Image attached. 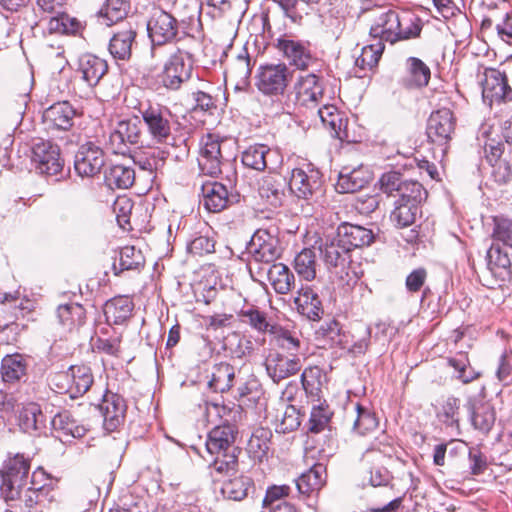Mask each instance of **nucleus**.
Returning a JSON list of instances; mask_svg holds the SVG:
<instances>
[{
  "label": "nucleus",
  "mask_w": 512,
  "mask_h": 512,
  "mask_svg": "<svg viewBox=\"0 0 512 512\" xmlns=\"http://www.w3.org/2000/svg\"><path fill=\"white\" fill-rule=\"evenodd\" d=\"M276 48L290 65L297 69L306 70L314 61L310 43L283 35L276 40Z\"/></svg>",
  "instance_id": "nucleus-9"
},
{
  "label": "nucleus",
  "mask_w": 512,
  "mask_h": 512,
  "mask_svg": "<svg viewBox=\"0 0 512 512\" xmlns=\"http://www.w3.org/2000/svg\"><path fill=\"white\" fill-rule=\"evenodd\" d=\"M235 369L229 363H219L214 367L209 386L215 392H226L233 386Z\"/></svg>",
  "instance_id": "nucleus-48"
},
{
  "label": "nucleus",
  "mask_w": 512,
  "mask_h": 512,
  "mask_svg": "<svg viewBox=\"0 0 512 512\" xmlns=\"http://www.w3.org/2000/svg\"><path fill=\"white\" fill-rule=\"evenodd\" d=\"M482 97L490 107L512 101V89L507 77L495 68H485L480 79Z\"/></svg>",
  "instance_id": "nucleus-8"
},
{
  "label": "nucleus",
  "mask_w": 512,
  "mask_h": 512,
  "mask_svg": "<svg viewBox=\"0 0 512 512\" xmlns=\"http://www.w3.org/2000/svg\"><path fill=\"white\" fill-rule=\"evenodd\" d=\"M51 426L61 439L63 437L81 438L87 431L83 425H79L77 421L72 418L68 411L56 414L51 419Z\"/></svg>",
  "instance_id": "nucleus-40"
},
{
  "label": "nucleus",
  "mask_w": 512,
  "mask_h": 512,
  "mask_svg": "<svg viewBox=\"0 0 512 512\" xmlns=\"http://www.w3.org/2000/svg\"><path fill=\"white\" fill-rule=\"evenodd\" d=\"M253 482L247 476H238L226 481L221 488V493L227 499L241 501L247 497Z\"/></svg>",
  "instance_id": "nucleus-50"
},
{
  "label": "nucleus",
  "mask_w": 512,
  "mask_h": 512,
  "mask_svg": "<svg viewBox=\"0 0 512 512\" xmlns=\"http://www.w3.org/2000/svg\"><path fill=\"white\" fill-rule=\"evenodd\" d=\"M248 250L255 261L264 263L274 262L281 253L277 236L263 228L255 231Z\"/></svg>",
  "instance_id": "nucleus-16"
},
{
  "label": "nucleus",
  "mask_w": 512,
  "mask_h": 512,
  "mask_svg": "<svg viewBox=\"0 0 512 512\" xmlns=\"http://www.w3.org/2000/svg\"><path fill=\"white\" fill-rule=\"evenodd\" d=\"M80 26L81 24L77 19L71 18L63 11L57 16H52L48 24L50 31L63 34L76 33L80 29Z\"/></svg>",
  "instance_id": "nucleus-62"
},
{
  "label": "nucleus",
  "mask_w": 512,
  "mask_h": 512,
  "mask_svg": "<svg viewBox=\"0 0 512 512\" xmlns=\"http://www.w3.org/2000/svg\"><path fill=\"white\" fill-rule=\"evenodd\" d=\"M46 416L36 403L25 405L19 413V426L27 433L40 431L45 427Z\"/></svg>",
  "instance_id": "nucleus-42"
},
{
  "label": "nucleus",
  "mask_w": 512,
  "mask_h": 512,
  "mask_svg": "<svg viewBox=\"0 0 512 512\" xmlns=\"http://www.w3.org/2000/svg\"><path fill=\"white\" fill-rule=\"evenodd\" d=\"M322 124L330 129L331 135L341 141H352L347 130V120L343 119L334 105H323L317 111Z\"/></svg>",
  "instance_id": "nucleus-29"
},
{
  "label": "nucleus",
  "mask_w": 512,
  "mask_h": 512,
  "mask_svg": "<svg viewBox=\"0 0 512 512\" xmlns=\"http://www.w3.org/2000/svg\"><path fill=\"white\" fill-rule=\"evenodd\" d=\"M202 203L210 212H220L225 209L229 202L227 188L216 181H206L201 185Z\"/></svg>",
  "instance_id": "nucleus-27"
},
{
  "label": "nucleus",
  "mask_w": 512,
  "mask_h": 512,
  "mask_svg": "<svg viewBox=\"0 0 512 512\" xmlns=\"http://www.w3.org/2000/svg\"><path fill=\"white\" fill-rule=\"evenodd\" d=\"M30 460L24 455L16 454L7 459L1 471V494L5 500H15L20 496L23 486L27 485Z\"/></svg>",
  "instance_id": "nucleus-2"
},
{
  "label": "nucleus",
  "mask_w": 512,
  "mask_h": 512,
  "mask_svg": "<svg viewBox=\"0 0 512 512\" xmlns=\"http://www.w3.org/2000/svg\"><path fill=\"white\" fill-rule=\"evenodd\" d=\"M270 333L273 335V340L277 347L282 350L295 354L301 346L299 337L295 332L289 331L282 327L271 326Z\"/></svg>",
  "instance_id": "nucleus-53"
},
{
  "label": "nucleus",
  "mask_w": 512,
  "mask_h": 512,
  "mask_svg": "<svg viewBox=\"0 0 512 512\" xmlns=\"http://www.w3.org/2000/svg\"><path fill=\"white\" fill-rule=\"evenodd\" d=\"M126 408L122 396L110 392L104 394L98 409L103 417V427L106 431L113 432L124 423Z\"/></svg>",
  "instance_id": "nucleus-18"
},
{
  "label": "nucleus",
  "mask_w": 512,
  "mask_h": 512,
  "mask_svg": "<svg viewBox=\"0 0 512 512\" xmlns=\"http://www.w3.org/2000/svg\"><path fill=\"white\" fill-rule=\"evenodd\" d=\"M488 269L502 281L510 279L512 262L507 252L503 251L498 244L493 243L487 251Z\"/></svg>",
  "instance_id": "nucleus-34"
},
{
  "label": "nucleus",
  "mask_w": 512,
  "mask_h": 512,
  "mask_svg": "<svg viewBox=\"0 0 512 512\" xmlns=\"http://www.w3.org/2000/svg\"><path fill=\"white\" fill-rule=\"evenodd\" d=\"M406 75L403 84L408 88H423L431 78L429 66L417 57H409L405 62Z\"/></svg>",
  "instance_id": "nucleus-30"
},
{
  "label": "nucleus",
  "mask_w": 512,
  "mask_h": 512,
  "mask_svg": "<svg viewBox=\"0 0 512 512\" xmlns=\"http://www.w3.org/2000/svg\"><path fill=\"white\" fill-rule=\"evenodd\" d=\"M315 338L323 341L324 345H341V325L336 319L323 322L315 331Z\"/></svg>",
  "instance_id": "nucleus-56"
},
{
  "label": "nucleus",
  "mask_w": 512,
  "mask_h": 512,
  "mask_svg": "<svg viewBox=\"0 0 512 512\" xmlns=\"http://www.w3.org/2000/svg\"><path fill=\"white\" fill-rule=\"evenodd\" d=\"M272 431L268 428L255 429L248 441L247 450L255 460L262 461L270 450Z\"/></svg>",
  "instance_id": "nucleus-43"
},
{
  "label": "nucleus",
  "mask_w": 512,
  "mask_h": 512,
  "mask_svg": "<svg viewBox=\"0 0 512 512\" xmlns=\"http://www.w3.org/2000/svg\"><path fill=\"white\" fill-rule=\"evenodd\" d=\"M323 379L322 369L318 366L306 368L301 375V382L304 390L311 395H318L321 390Z\"/></svg>",
  "instance_id": "nucleus-63"
},
{
  "label": "nucleus",
  "mask_w": 512,
  "mask_h": 512,
  "mask_svg": "<svg viewBox=\"0 0 512 512\" xmlns=\"http://www.w3.org/2000/svg\"><path fill=\"white\" fill-rule=\"evenodd\" d=\"M496 413L493 406L487 402L474 405L471 412V423L474 429L487 435L493 428Z\"/></svg>",
  "instance_id": "nucleus-45"
},
{
  "label": "nucleus",
  "mask_w": 512,
  "mask_h": 512,
  "mask_svg": "<svg viewBox=\"0 0 512 512\" xmlns=\"http://www.w3.org/2000/svg\"><path fill=\"white\" fill-rule=\"evenodd\" d=\"M137 32L131 24H128L115 32L109 42V52L114 59L129 60L132 47L135 43Z\"/></svg>",
  "instance_id": "nucleus-25"
},
{
  "label": "nucleus",
  "mask_w": 512,
  "mask_h": 512,
  "mask_svg": "<svg viewBox=\"0 0 512 512\" xmlns=\"http://www.w3.org/2000/svg\"><path fill=\"white\" fill-rule=\"evenodd\" d=\"M337 236L351 251L354 248L370 245L374 240L371 230L358 225L343 224L338 228Z\"/></svg>",
  "instance_id": "nucleus-32"
},
{
  "label": "nucleus",
  "mask_w": 512,
  "mask_h": 512,
  "mask_svg": "<svg viewBox=\"0 0 512 512\" xmlns=\"http://www.w3.org/2000/svg\"><path fill=\"white\" fill-rule=\"evenodd\" d=\"M259 193L262 198H265L267 202L274 207L281 205L284 196L281 182L271 176L263 179L259 187Z\"/></svg>",
  "instance_id": "nucleus-57"
},
{
  "label": "nucleus",
  "mask_w": 512,
  "mask_h": 512,
  "mask_svg": "<svg viewBox=\"0 0 512 512\" xmlns=\"http://www.w3.org/2000/svg\"><path fill=\"white\" fill-rule=\"evenodd\" d=\"M129 8L130 0H106L99 11V18L103 24L111 26L125 18Z\"/></svg>",
  "instance_id": "nucleus-47"
},
{
  "label": "nucleus",
  "mask_w": 512,
  "mask_h": 512,
  "mask_svg": "<svg viewBox=\"0 0 512 512\" xmlns=\"http://www.w3.org/2000/svg\"><path fill=\"white\" fill-rule=\"evenodd\" d=\"M59 322L69 331L79 328L85 323L86 312L78 303H68L57 308Z\"/></svg>",
  "instance_id": "nucleus-44"
},
{
  "label": "nucleus",
  "mask_w": 512,
  "mask_h": 512,
  "mask_svg": "<svg viewBox=\"0 0 512 512\" xmlns=\"http://www.w3.org/2000/svg\"><path fill=\"white\" fill-rule=\"evenodd\" d=\"M104 181L111 189H127L135 181V171L129 166L114 164L106 170Z\"/></svg>",
  "instance_id": "nucleus-41"
},
{
  "label": "nucleus",
  "mask_w": 512,
  "mask_h": 512,
  "mask_svg": "<svg viewBox=\"0 0 512 512\" xmlns=\"http://www.w3.org/2000/svg\"><path fill=\"white\" fill-rule=\"evenodd\" d=\"M61 377H64L68 381L65 392L68 393L71 398L84 395L94 383L91 368L84 364L72 365Z\"/></svg>",
  "instance_id": "nucleus-24"
},
{
  "label": "nucleus",
  "mask_w": 512,
  "mask_h": 512,
  "mask_svg": "<svg viewBox=\"0 0 512 512\" xmlns=\"http://www.w3.org/2000/svg\"><path fill=\"white\" fill-rule=\"evenodd\" d=\"M384 459V453L376 445L363 453L362 461L369 465L368 480L373 487L386 486L391 480L390 472L383 466Z\"/></svg>",
  "instance_id": "nucleus-23"
},
{
  "label": "nucleus",
  "mask_w": 512,
  "mask_h": 512,
  "mask_svg": "<svg viewBox=\"0 0 512 512\" xmlns=\"http://www.w3.org/2000/svg\"><path fill=\"white\" fill-rule=\"evenodd\" d=\"M145 258L141 250L134 246H125L120 250V271L137 270L144 266Z\"/></svg>",
  "instance_id": "nucleus-61"
},
{
  "label": "nucleus",
  "mask_w": 512,
  "mask_h": 512,
  "mask_svg": "<svg viewBox=\"0 0 512 512\" xmlns=\"http://www.w3.org/2000/svg\"><path fill=\"white\" fill-rule=\"evenodd\" d=\"M323 81L314 73L300 76L295 83L296 99L300 105L316 107L323 98Z\"/></svg>",
  "instance_id": "nucleus-21"
},
{
  "label": "nucleus",
  "mask_w": 512,
  "mask_h": 512,
  "mask_svg": "<svg viewBox=\"0 0 512 512\" xmlns=\"http://www.w3.org/2000/svg\"><path fill=\"white\" fill-rule=\"evenodd\" d=\"M31 162L37 173L53 176L63 169L64 161L57 144L38 139L31 146Z\"/></svg>",
  "instance_id": "nucleus-5"
},
{
  "label": "nucleus",
  "mask_w": 512,
  "mask_h": 512,
  "mask_svg": "<svg viewBox=\"0 0 512 512\" xmlns=\"http://www.w3.org/2000/svg\"><path fill=\"white\" fill-rule=\"evenodd\" d=\"M291 78L292 73L284 63L262 65L256 73V86L264 95L283 97Z\"/></svg>",
  "instance_id": "nucleus-4"
},
{
  "label": "nucleus",
  "mask_w": 512,
  "mask_h": 512,
  "mask_svg": "<svg viewBox=\"0 0 512 512\" xmlns=\"http://www.w3.org/2000/svg\"><path fill=\"white\" fill-rule=\"evenodd\" d=\"M491 237L494 242L512 248V219L505 216H494Z\"/></svg>",
  "instance_id": "nucleus-59"
},
{
  "label": "nucleus",
  "mask_w": 512,
  "mask_h": 512,
  "mask_svg": "<svg viewBox=\"0 0 512 512\" xmlns=\"http://www.w3.org/2000/svg\"><path fill=\"white\" fill-rule=\"evenodd\" d=\"M243 323L250 325L253 329L258 332H270L271 324L268 322L264 312H261L255 307H249L247 309H241L238 312Z\"/></svg>",
  "instance_id": "nucleus-60"
},
{
  "label": "nucleus",
  "mask_w": 512,
  "mask_h": 512,
  "mask_svg": "<svg viewBox=\"0 0 512 512\" xmlns=\"http://www.w3.org/2000/svg\"><path fill=\"white\" fill-rule=\"evenodd\" d=\"M268 281L279 295H286L295 286V276L288 266L283 263L272 264L267 271Z\"/></svg>",
  "instance_id": "nucleus-33"
},
{
  "label": "nucleus",
  "mask_w": 512,
  "mask_h": 512,
  "mask_svg": "<svg viewBox=\"0 0 512 512\" xmlns=\"http://www.w3.org/2000/svg\"><path fill=\"white\" fill-rule=\"evenodd\" d=\"M79 71L90 86H95L107 73L108 64L98 56L85 54L80 58Z\"/></svg>",
  "instance_id": "nucleus-38"
},
{
  "label": "nucleus",
  "mask_w": 512,
  "mask_h": 512,
  "mask_svg": "<svg viewBox=\"0 0 512 512\" xmlns=\"http://www.w3.org/2000/svg\"><path fill=\"white\" fill-rule=\"evenodd\" d=\"M134 304L127 296H118L108 300L103 308L106 324L122 325L131 317Z\"/></svg>",
  "instance_id": "nucleus-28"
},
{
  "label": "nucleus",
  "mask_w": 512,
  "mask_h": 512,
  "mask_svg": "<svg viewBox=\"0 0 512 512\" xmlns=\"http://www.w3.org/2000/svg\"><path fill=\"white\" fill-rule=\"evenodd\" d=\"M322 183L321 172L308 165L306 169L295 168L291 171L289 188L297 197L307 199L321 191Z\"/></svg>",
  "instance_id": "nucleus-15"
},
{
  "label": "nucleus",
  "mask_w": 512,
  "mask_h": 512,
  "mask_svg": "<svg viewBox=\"0 0 512 512\" xmlns=\"http://www.w3.org/2000/svg\"><path fill=\"white\" fill-rule=\"evenodd\" d=\"M326 480V468L321 463H316L308 471L302 473L296 481L298 491L309 495L319 491Z\"/></svg>",
  "instance_id": "nucleus-39"
},
{
  "label": "nucleus",
  "mask_w": 512,
  "mask_h": 512,
  "mask_svg": "<svg viewBox=\"0 0 512 512\" xmlns=\"http://www.w3.org/2000/svg\"><path fill=\"white\" fill-rule=\"evenodd\" d=\"M419 213L418 203L395 202L394 209L390 214V219L395 226L405 228L412 225Z\"/></svg>",
  "instance_id": "nucleus-51"
},
{
  "label": "nucleus",
  "mask_w": 512,
  "mask_h": 512,
  "mask_svg": "<svg viewBox=\"0 0 512 512\" xmlns=\"http://www.w3.org/2000/svg\"><path fill=\"white\" fill-rule=\"evenodd\" d=\"M237 431L234 425L223 424L214 427L208 434L205 448L210 458V467L218 474L237 471L239 449L234 446Z\"/></svg>",
  "instance_id": "nucleus-1"
},
{
  "label": "nucleus",
  "mask_w": 512,
  "mask_h": 512,
  "mask_svg": "<svg viewBox=\"0 0 512 512\" xmlns=\"http://www.w3.org/2000/svg\"><path fill=\"white\" fill-rule=\"evenodd\" d=\"M140 112L151 141L160 145L171 144L173 136L169 109L160 105H148Z\"/></svg>",
  "instance_id": "nucleus-3"
},
{
  "label": "nucleus",
  "mask_w": 512,
  "mask_h": 512,
  "mask_svg": "<svg viewBox=\"0 0 512 512\" xmlns=\"http://www.w3.org/2000/svg\"><path fill=\"white\" fill-rule=\"evenodd\" d=\"M402 23L399 14L394 10H387L381 13L370 28V37L374 41L397 42L399 35V25Z\"/></svg>",
  "instance_id": "nucleus-22"
},
{
  "label": "nucleus",
  "mask_w": 512,
  "mask_h": 512,
  "mask_svg": "<svg viewBox=\"0 0 512 512\" xmlns=\"http://www.w3.org/2000/svg\"><path fill=\"white\" fill-rule=\"evenodd\" d=\"M76 111L68 101L54 103L42 115L45 128L49 131H68L74 124Z\"/></svg>",
  "instance_id": "nucleus-20"
},
{
  "label": "nucleus",
  "mask_w": 512,
  "mask_h": 512,
  "mask_svg": "<svg viewBox=\"0 0 512 512\" xmlns=\"http://www.w3.org/2000/svg\"><path fill=\"white\" fill-rule=\"evenodd\" d=\"M316 253L310 248L299 252L294 259V269L300 278L312 281L316 277Z\"/></svg>",
  "instance_id": "nucleus-49"
},
{
  "label": "nucleus",
  "mask_w": 512,
  "mask_h": 512,
  "mask_svg": "<svg viewBox=\"0 0 512 512\" xmlns=\"http://www.w3.org/2000/svg\"><path fill=\"white\" fill-rule=\"evenodd\" d=\"M268 376L274 383L296 375L302 368V362L298 355H284L277 351L270 352L264 361Z\"/></svg>",
  "instance_id": "nucleus-11"
},
{
  "label": "nucleus",
  "mask_w": 512,
  "mask_h": 512,
  "mask_svg": "<svg viewBox=\"0 0 512 512\" xmlns=\"http://www.w3.org/2000/svg\"><path fill=\"white\" fill-rule=\"evenodd\" d=\"M378 426V420L368 408L356 404V418L353 423V430L359 435H366L374 431Z\"/></svg>",
  "instance_id": "nucleus-55"
},
{
  "label": "nucleus",
  "mask_w": 512,
  "mask_h": 512,
  "mask_svg": "<svg viewBox=\"0 0 512 512\" xmlns=\"http://www.w3.org/2000/svg\"><path fill=\"white\" fill-rule=\"evenodd\" d=\"M178 21L170 13L156 10L147 23L148 36L153 45L172 42L178 34Z\"/></svg>",
  "instance_id": "nucleus-10"
},
{
  "label": "nucleus",
  "mask_w": 512,
  "mask_h": 512,
  "mask_svg": "<svg viewBox=\"0 0 512 512\" xmlns=\"http://www.w3.org/2000/svg\"><path fill=\"white\" fill-rule=\"evenodd\" d=\"M426 195L427 192L421 183L418 181L404 179L396 194L398 199L395 202L420 204L421 201L426 198Z\"/></svg>",
  "instance_id": "nucleus-52"
},
{
  "label": "nucleus",
  "mask_w": 512,
  "mask_h": 512,
  "mask_svg": "<svg viewBox=\"0 0 512 512\" xmlns=\"http://www.w3.org/2000/svg\"><path fill=\"white\" fill-rule=\"evenodd\" d=\"M300 425V415L298 410L286 403H281L275 415L276 431L279 433H288L298 428Z\"/></svg>",
  "instance_id": "nucleus-46"
},
{
  "label": "nucleus",
  "mask_w": 512,
  "mask_h": 512,
  "mask_svg": "<svg viewBox=\"0 0 512 512\" xmlns=\"http://www.w3.org/2000/svg\"><path fill=\"white\" fill-rule=\"evenodd\" d=\"M251 72V58L243 47L227 68L226 75L235 83L236 90H245L249 86Z\"/></svg>",
  "instance_id": "nucleus-26"
},
{
  "label": "nucleus",
  "mask_w": 512,
  "mask_h": 512,
  "mask_svg": "<svg viewBox=\"0 0 512 512\" xmlns=\"http://www.w3.org/2000/svg\"><path fill=\"white\" fill-rule=\"evenodd\" d=\"M448 364L457 372V379L465 384L478 377V374L470 366L468 356L465 352H459L455 356L448 358Z\"/></svg>",
  "instance_id": "nucleus-58"
},
{
  "label": "nucleus",
  "mask_w": 512,
  "mask_h": 512,
  "mask_svg": "<svg viewBox=\"0 0 512 512\" xmlns=\"http://www.w3.org/2000/svg\"><path fill=\"white\" fill-rule=\"evenodd\" d=\"M275 155V152L271 150L267 145L255 144L246 148L242 152L241 160L244 166L247 168L264 171L269 166L271 157Z\"/></svg>",
  "instance_id": "nucleus-37"
},
{
  "label": "nucleus",
  "mask_w": 512,
  "mask_h": 512,
  "mask_svg": "<svg viewBox=\"0 0 512 512\" xmlns=\"http://www.w3.org/2000/svg\"><path fill=\"white\" fill-rule=\"evenodd\" d=\"M385 45L381 41L364 46L361 54L356 58L355 64L357 67L365 70L375 67L384 51Z\"/></svg>",
  "instance_id": "nucleus-54"
},
{
  "label": "nucleus",
  "mask_w": 512,
  "mask_h": 512,
  "mask_svg": "<svg viewBox=\"0 0 512 512\" xmlns=\"http://www.w3.org/2000/svg\"><path fill=\"white\" fill-rule=\"evenodd\" d=\"M456 118L448 108H442L433 112L427 124V136L431 142L437 145H446L455 132Z\"/></svg>",
  "instance_id": "nucleus-14"
},
{
  "label": "nucleus",
  "mask_w": 512,
  "mask_h": 512,
  "mask_svg": "<svg viewBox=\"0 0 512 512\" xmlns=\"http://www.w3.org/2000/svg\"><path fill=\"white\" fill-rule=\"evenodd\" d=\"M403 181L404 178L399 172H386L379 179L380 190L388 196L396 197Z\"/></svg>",
  "instance_id": "nucleus-64"
},
{
  "label": "nucleus",
  "mask_w": 512,
  "mask_h": 512,
  "mask_svg": "<svg viewBox=\"0 0 512 512\" xmlns=\"http://www.w3.org/2000/svg\"><path fill=\"white\" fill-rule=\"evenodd\" d=\"M105 164L104 151L93 142L82 144L75 155L74 168L81 177H93Z\"/></svg>",
  "instance_id": "nucleus-13"
},
{
  "label": "nucleus",
  "mask_w": 512,
  "mask_h": 512,
  "mask_svg": "<svg viewBox=\"0 0 512 512\" xmlns=\"http://www.w3.org/2000/svg\"><path fill=\"white\" fill-rule=\"evenodd\" d=\"M371 179L370 173L363 167L351 171L342 170L339 174L336 190L340 193H354L365 187Z\"/></svg>",
  "instance_id": "nucleus-35"
},
{
  "label": "nucleus",
  "mask_w": 512,
  "mask_h": 512,
  "mask_svg": "<svg viewBox=\"0 0 512 512\" xmlns=\"http://www.w3.org/2000/svg\"><path fill=\"white\" fill-rule=\"evenodd\" d=\"M141 137V122L137 116L122 119L112 126L107 145L113 153L124 154L129 145L141 143Z\"/></svg>",
  "instance_id": "nucleus-7"
},
{
  "label": "nucleus",
  "mask_w": 512,
  "mask_h": 512,
  "mask_svg": "<svg viewBox=\"0 0 512 512\" xmlns=\"http://www.w3.org/2000/svg\"><path fill=\"white\" fill-rule=\"evenodd\" d=\"M322 259L329 270L341 273L345 270L350 259V250L337 235L327 237L319 247Z\"/></svg>",
  "instance_id": "nucleus-19"
},
{
  "label": "nucleus",
  "mask_w": 512,
  "mask_h": 512,
  "mask_svg": "<svg viewBox=\"0 0 512 512\" xmlns=\"http://www.w3.org/2000/svg\"><path fill=\"white\" fill-rule=\"evenodd\" d=\"M28 368L27 358L14 353L6 355L1 360V376L5 383L14 384L26 377Z\"/></svg>",
  "instance_id": "nucleus-31"
},
{
  "label": "nucleus",
  "mask_w": 512,
  "mask_h": 512,
  "mask_svg": "<svg viewBox=\"0 0 512 512\" xmlns=\"http://www.w3.org/2000/svg\"><path fill=\"white\" fill-rule=\"evenodd\" d=\"M193 60L190 53L178 49L165 62L161 74L163 86L170 90H178L183 83L191 78Z\"/></svg>",
  "instance_id": "nucleus-6"
},
{
  "label": "nucleus",
  "mask_w": 512,
  "mask_h": 512,
  "mask_svg": "<svg viewBox=\"0 0 512 512\" xmlns=\"http://www.w3.org/2000/svg\"><path fill=\"white\" fill-rule=\"evenodd\" d=\"M122 333L117 329L103 325L96 332L94 347L98 352L118 356L120 353Z\"/></svg>",
  "instance_id": "nucleus-36"
},
{
  "label": "nucleus",
  "mask_w": 512,
  "mask_h": 512,
  "mask_svg": "<svg viewBox=\"0 0 512 512\" xmlns=\"http://www.w3.org/2000/svg\"><path fill=\"white\" fill-rule=\"evenodd\" d=\"M294 305L297 312L310 321H320L324 308L317 289L308 284H302L294 296Z\"/></svg>",
  "instance_id": "nucleus-17"
},
{
  "label": "nucleus",
  "mask_w": 512,
  "mask_h": 512,
  "mask_svg": "<svg viewBox=\"0 0 512 512\" xmlns=\"http://www.w3.org/2000/svg\"><path fill=\"white\" fill-rule=\"evenodd\" d=\"M219 136L207 134L202 137L198 156L200 170L209 176L215 177L221 173L222 152Z\"/></svg>",
  "instance_id": "nucleus-12"
}]
</instances>
